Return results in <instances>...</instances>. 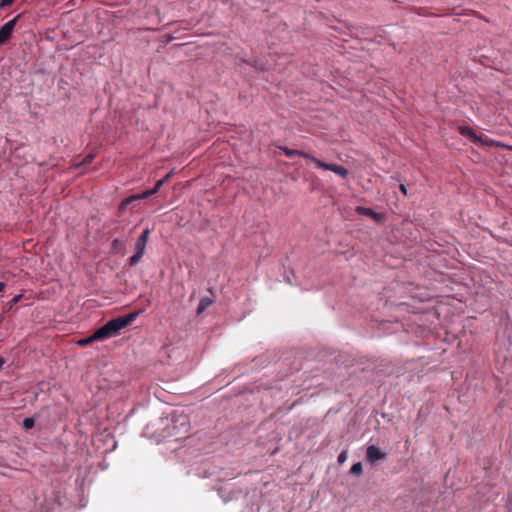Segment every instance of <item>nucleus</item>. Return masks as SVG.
Segmentation results:
<instances>
[{
  "mask_svg": "<svg viewBox=\"0 0 512 512\" xmlns=\"http://www.w3.org/2000/svg\"><path fill=\"white\" fill-rule=\"evenodd\" d=\"M21 297L22 295L20 294L14 296L9 302V308H12L14 305H16L20 301Z\"/></svg>",
  "mask_w": 512,
  "mask_h": 512,
  "instance_id": "nucleus-20",
  "label": "nucleus"
},
{
  "mask_svg": "<svg viewBox=\"0 0 512 512\" xmlns=\"http://www.w3.org/2000/svg\"><path fill=\"white\" fill-rule=\"evenodd\" d=\"M322 169L330 170L343 179L346 178L348 175V170L345 167L338 164H329L322 162Z\"/></svg>",
  "mask_w": 512,
  "mask_h": 512,
  "instance_id": "nucleus-6",
  "label": "nucleus"
},
{
  "mask_svg": "<svg viewBox=\"0 0 512 512\" xmlns=\"http://www.w3.org/2000/svg\"><path fill=\"white\" fill-rule=\"evenodd\" d=\"M149 234H150V230H149L148 228H146V229L141 233V235L139 236V238H138L137 240H138V241H140V242H143V243L147 244Z\"/></svg>",
  "mask_w": 512,
  "mask_h": 512,
  "instance_id": "nucleus-16",
  "label": "nucleus"
},
{
  "mask_svg": "<svg viewBox=\"0 0 512 512\" xmlns=\"http://www.w3.org/2000/svg\"><path fill=\"white\" fill-rule=\"evenodd\" d=\"M173 174V170L170 171L163 179H165V182H167L169 180V178L171 177V175Z\"/></svg>",
  "mask_w": 512,
  "mask_h": 512,
  "instance_id": "nucleus-25",
  "label": "nucleus"
},
{
  "mask_svg": "<svg viewBox=\"0 0 512 512\" xmlns=\"http://www.w3.org/2000/svg\"><path fill=\"white\" fill-rule=\"evenodd\" d=\"M212 303L213 299L209 297H203L199 302L197 314H201L202 312H204Z\"/></svg>",
  "mask_w": 512,
  "mask_h": 512,
  "instance_id": "nucleus-9",
  "label": "nucleus"
},
{
  "mask_svg": "<svg viewBox=\"0 0 512 512\" xmlns=\"http://www.w3.org/2000/svg\"><path fill=\"white\" fill-rule=\"evenodd\" d=\"M20 15L9 20L0 28V45L5 44L11 37Z\"/></svg>",
  "mask_w": 512,
  "mask_h": 512,
  "instance_id": "nucleus-2",
  "label": "nucleus"
},
{
  "mask_svg": "<svg viewBox=\"0 0 512 512\" xmlns=\"http://www.w3.org/2000/svg\"><path fill=\"white\" fill-rule=\"evenodd\" d=\"M111 337L112 336H111V334L109 332V329L106 326V324H104L100 328L96 329L94 331V333H93V338L97 339V341L105 340V339H108V338H111Z\"/></svg>",
  "mask_w": 512,
  "mask_h": 512,
  "instance_id": "nucleus-7",
  "label": "nucleus"
},
{
  "mask_svg": "<svg viewBox=\"0 0 512 512\" xmlns=\"http://www.w3.org/2000/svg\"><path fill=\"white\" fill-rule=\"evenodd\" d=\"M137 312L129 313L125 316H120L109 320L106 326L109 329L111 336L117 335L122 329L130 325L137 317Z\"/></svg>",
  "mask_w": 512,
  "mask_h": 512,
  "instance_id": "nucleus-1",
  "label": "nucleus"
},
{
  "mask_svg": "<svg viewBox=\"0 0 512 512\" xmlns=\"http://www.w3.org/2000/svg\"><path fill=\"white\" fill-rule=\"evenodd\" d=\"M93 341H97V339H94V338H93V334H92L91 336H89V337H87V338L81 339V340L78 342V344H79L80 346H87V345L91 344Z\"/></svg>",
  "mask_w": 512,
  "mask_h": 512,
  "instance_id": "nucleus-18",
  "label": "nucleus"
},
{
  "mask_svg": "<svg viewBox=\"0 0 512 512\" xmlns=\"http://www.w3.org/2000/svg\"><path fill=\"white\" fill-rule=\"evenodd\" d=\"M165 183V179H160L156 182L155 186L153 187V190H155V192L157 193L160 188L163 186V184Z\"/></svg>",
  "mask_w": 512,
  "mask_h": 512,
  "instance_id": "nucleus-21",
  "label": "nucleus"
},
{
  "mask_svg": "<svg viewBox=\"0 0 512 512\" xmlns=\"http://www.w3.org/2000/svg\"><path fill=\"white\" fill-rule=\"evenodd\" d=\"M5 286H6L5 282H0V292L4 290Z\"/></svg>",
  "mask_w": 512,
  "mask_h": 512,
  "instance_id": "nucleus-26",
  "label": "nucleus"
},
{
  "mask_svg": "<svg viewBox=\"0 0 512 512\" xmlns=\"http://www.w3.org/2000/svg\"><path fill=\"white\" fill-rule=\"evenodd\" d=\"M459 133L463 136L469 137L475 143L480 141V138L476 135L474 130L469 126H461L459 128Z\"/></svg>",
  "mask_w": 512,
  "mask_h": 512,
  "instance_id": "nucleus-8",
  "label": "nucleus"
},
{
  "mask_svg": "<svg viewBox=\"0 0 512 512\" xmlns=\"http://www.w3.org/2000/svg\"><path fill=\"white\" fill-rule=\"evenodd\" d=\"M363 472V467H362V463L361 462H357L355 464L352 465V467L350 468V473L353 474V475H361Z\"/></svg>",
  "mask_w": 512,
  "mask_h": 512,
  "instance_id": "nucleus-10",
  "label": "nucleus"
},
{
  "mask_svg": "<svg viewBox=\"0 0 512 512\" xmlns=\"http://www.w3.org/2000/svg\"><path fill=\"white\" fill-rule=\"evenodd\" d=\"M386 458V453L382 452L377 446L369 445L366 449V460L370 464H375L379 460Z\"/></svg>",
  "mask_w": 512,
  "mask_h": 512,
  "instance_id": "nucleus-4",
  "label": "nucleus"
},
{
  "mask_svg": "<svg viewBox=\"0 0 512 512\" xmlns=\"http://www.w3.org/2000/svg\"><path fill=\"white\" fill-rule=\"evenodd\" d=\"M280 149L284 152V154L287 157H290V158L295 156V155H305L304 153L299 152L298 150L289 149L287 147H283V148L281 147Z\"/></svg>",
  "mask_w": 512,
  "mask_h": 512,
  "instance_id": "nucleus-11",
  "label": "nucleus"
},
{
  "mask_svg": "<svg viewBox=\"0 0 512 512\" xmlns=\"http://www.w3.org/2000/svg\"><path fill=\"white\" fill-rule=\"evenodd\" d=\"M35 425L34 418L27 417L23 420V427L27 430L32 429Z\"/></svg>",
  "mask_w": 512,
  "mask_h": 512,
  "instance_id": "nucleus-15",
  "label": "nucleus"
},
{
  "mask_svg": "<svg viewBox=\"0 0 512 512\" xmlns=\"http://www.w3.org/2000/svg\"><path fill=\"white\" fill-rule=\"evenodd\" d=\"M5 360L4 358L0 357V368L4 365Z\"/></svg>",
  "mask_w": 512,
  "mask_h": 512,
  "instance_id": "nucleus-27",
  "label": "nucleus"
},
{
  "mask_svg": "<svg viewBox=\"0 0 512 512\" xmlns=\"http://www.w3.org/2000/svg\"><path fill=\"white\" fill-rule=\"evenodd\" d=\"M146 244L140 241H136L135 243V252L141 255L145 253Z\"/></svg>",
  "mask_w": 512,
  "mask_h": 512,
  "instance_id": "nucleus-14",
  "label": "nucleus"
},
{
  "mask_svg": "<svg viewBox=\"0 0 512 512\" xmlns=\"http://www.w3.org/2000/svg\"><path fill=\"white\" fill-rule=\"evenodd\" d=\"M314 162L317 164L318 167H320V160L314 159Z\"/></svg>",
  "mask_w": 512,
  "mask_h": 512,
  "instance_id": "nucleus-28",
  "label": "nucleus"
},
{
  "mask_svg": "<svg viewBox=\"0 0 512 512\" xmlns=\"http://www.w3.org/2000/svg\"><path fill=\"white\" fill-rule=\"evenodd\" d=\"M93 159H94V154H88L87 156H85V158L82 160V162L79 163L77 166L87 165V164L91 163Z\"/></svg>",
  "mask_w": 512,
  "mask_h": 512,
  "instance_id": "nucleus-19",
  "label": "nucleus"
},
{
  "mask_svg": "<svg viewBox=\"0 0 512 512\" xmlns=\"http://www.w3.org/2000/svg\"><path fill=\"white\" fill-rule=\"evenodd\" d=\"M142 257H143V255L135 252L134 255L129 258V265L130 266L137 265L140 262V260L142 259Z\"/></svg>",
  "mask_w": 512,
  "mask_h": 512,
  "instance_id": "nucleus-13",
  "label": "nucleus"
},
{
  "mask_svg": "<svg viewBox=\"0 0 512 512\" xmlns=\"http://www.w3.org/2000/svg\"><path fill=\"white\" fill-rule=\"evenodd\" d=\"M246 63H248L249 65H251L252 67L256 68L257 70H260V71H263L266 69V66L259 60L255 59L253 61H245Z\"/></svg>",
  "mask_w": 512,
  "mask_h": 512,
  "instance_id": "nucleus-12",
  "label": "nucleus"
},
{
  "mask_svg": "<svg viewBox=\"0 0 512 512\" xmlns=\"http://www.w3.org/2000/svg\"><path fill=\"white\" fill-rule=\"evenodd\" d=\"M355 211L359 215H364V216H368V217L372 218L377 223H382L384 221V216L380 213L375 212L371 208L357 206Z\"/></svg>",
  "mask_w": 512,
  "mask_h": 512,
  "instance_id": "nucleus-5",
  "label": "nucleus"
},
{
  "mask_svg": "<svg viewBox=\"0 0 512 512\" xmlns=\"http://www.w3.org/2000/svg\"><path fill=\"white\" fill-rule=\"evenodd\" d=\"M14 0H0V8H5L12 5Z\"/></svg>",
  "mask_w": 512,
  "mask_h": 512,
  "instance_id": "nucleus-22",
  "label": "nucleus"
},
{
  "mask_svg": "<svg viewBox=\"0 0 512 512\" xmlns=\"http://www.w3.org/2000/svg\"><path fill=\"white\" fill-rule=\"evenodd\" d=\"M124 246V243L119 239H114L112 242V250L117 252Z\"/></svg>",
  "mask_w": 512,
  "mask_h": 512,
  "instance_id": "nucleus-17",
  "label": "nucleus"
},
{
  "mask_svg": "<svg viewBox=\"0 0 512 512\" xmlns=\"http://www.w3.org/2000/svg\"><path fill=\"white\" fill-rule=\"evenodd\" d=\"M345 460H346V453L345 452L340 453V455L338 456V462L343 463Z\"/></svg>",
  "mask_w": 512,
  "mask_h": 512,
  "instance_id": "nucleus-23",
  "label": "nucleus"
},
{
  "mask_svg": "<svg viewBox=\"0 0 512 512\" xmlns=\"http://www.w3.org/2000/svg\"><path fill=\"white\" fill-rule=\"evenodd\" d=\"M156 194L155 190L152 189H149V190H146L142 193H139V194H134V195H131L127 198H125L119 205V209L120 211H124L126 209V207L131 204L132 202L136 201V200H140V199H146L152 195Z\"/></svg>",
  "mask_w": 512,
  "mask_h": 512,
  "instance_id": "nucleus-3",
  "label": "nucleus"
},
{
  "mask_svg": "<svg viewBox=\"0 0 512 512\" xmlns=\"http://www.w3.org/2000/svg\"><path fill=\"white\" fill-rule=\"evenodd\" d=\"M399 189L403 193V195H407V188L404 184H400Z\"/></svg>",
  "mask_w": 512,
  "mask_h": 512,
  "instance_id": "nucleus-24",
  "label": "nucleus"
}]
</instances>
